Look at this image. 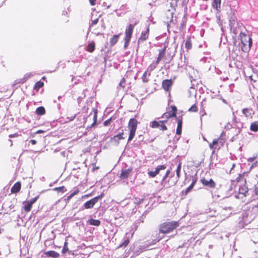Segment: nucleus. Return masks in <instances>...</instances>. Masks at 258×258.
I'll return each instance as SVG.
<instances>
[{"label": "nucleus", "mask_w": 258, "mask_h": 258, "mask_svg": "<svg viewBox=\"0 0 258 258\" xmlns=\"http://www.w3.org/2000/svg\"><path fill=\"white\" fill-rule=\"evenodd\" d=\"M138 124V120L135 118H131L127 124V128L129 130V136L127 142H130L135 137Z\"/></svg>", "instance_id": "1"}, {"label": "nucleus", "mask_w": 258, "mask_h": 258, "mask_svg": "<svg viewBox=\"0 0 258 258\" xmlns=\"http://www.w3.org/2000/svg\"><path fill=\"white\" fill-rule=\"evenodd\" d=\"M177 227V223L176 222H165L161 224L160 226V232L166 234L172 232Z\"/></svg>", "instance_id": "2"}, {"label": "nucleus", "mask_w": 258, "mask_h": 258, "mask_svg": "<svg viewBox=\"0 0 258 258\" xmlns=\"http://www.w3.org/2000/svg\"><path fill=\"white\" fill-rule=\"evenodd\" d=\"M241 42L242 44L241 49L243 51L249 50L252 45V39L248 35L243 33L240 35Z\"/></svg>", "instance_id": "3"}, {"label": "nucleus", "mask_w": 258, "mask_h": 258, "mask_svg": "<svg viewBox=\"0 0 258 258\" xmlns=\"http://www.w3.org/2000/svg\"><path fill=\"white\" fill-rule=\"evenodd\" d=\"M135 25H136V24L134 25L130 24L127 26V27L125 29V37L124 38V47L125 49H126L128 47V46L130 44L131 39L132 37L133 30L134 29V26Z\"/></svg>", "instance_id": "4"}, {"label": "nucleus", "mask_w": 258, "mask_h": 258, "mask_svg": "<svg viewBox=\"0 0 258 258\" xmlns=\"http://www.w3.org/2000/svg\"><path fill=\"white\" fill-rule=\"evenodd\" d=\"M165 46H164V48L159 50V54L156 60L153 62L148 67V69H149L150 71H152L155 69L157 67V66L159 63L160 61L164 58L165 55Z\"/></svg>", "instance_id": "5"}, {"label": "nucleus", "mask_w": 258, "mask_h": 258, "mask_svg": "<svg viewBox=\"0 0 258 258\" xmlns=\"http://www.w3.org/2000/svg\"><path fill=\"white\" fill-rule=\"evenodd\" d=\"M230 28L231 32L234 34L233 37H236V35L238 34L241 35L243 33L242 31L244 29V26L243 24L240 22H237L236 24L230 26Z\"/></svg>", "instance_id": "6"}, {"label": "nucleus", "mask_w": 258, "mask_h": 258, "mask_svg": "<svg viewBox=\"0 0 258 258\" xmlns=\"http://www.w3.org/2000/svg\"><path fill=\"white\" fill-rule=\"evenodd\" d=\"M104 194L102 192L100 195L86 202L84 205L85 208L87 209L92 208L95 204L98 202V201L100 199H101L104 197Z\"/></svg>", "instance_id": "7"}, {"label": "nucleus", "mask_w": 258, "mask_h": 258, "mask_svg": "<svg viewBox=\"0 0 258 258\" xmlns=\"http://www.w3.org/2000/svg\"><path fill=\"white\" fill-rule=\"evenodd\" d=\"M39 198V196L38 195L37 196L32 198L30 200L26 201L23 202L24 204V210L25 212L28 213L29 212L32 207V205L38 200V199Z\"/></svg>", "instance_id": "8"}, {"label": "nucleus", "mask_w": 258, "mask_h": 258, "mask_svg": "<svg viewBox=\"0 0 258 258\" xmlns=\"http://www.w3.org/2000/svg\"><path fill=\"white\" fill-rule=\"evenodd\" d=\"M166 122V120H160L159 121L153 120L150 123V126L153 128L160 127L161 130L166 131L167 130L166 126L165 125Z\"/></svg>", "instance_id": "9"}, {"label": "nucleus", "mask_w": 258, "mask_h": 258, "mask_svg": "<svg viewBox=\"0 0 258 258\" xmlns=\"http://www.w3.org/2000/svg\"><path fill=\"white\" fill-rule=\"evenodd\" d=\"M177 111L176 107L174 105L169 106L167 108V112L164 113L162 117L167 118L176 116Z\"/></svg>", "instance_id": "10"}, {"label": "nucleus", "mask_w": 258, "mask_h": 258, "mask_svg": "<svg viewBox=\"0 0 258 258\" xmlns=\"http://www.w3.org/2000/svg\"><path fill=\"white\" fill-rule=\"evenodd\" d=\"M191 178V179H192V182L190 184V185L186 188L185 190L184 191H182V193H181V198L183 199L184 197H183V196H185L190 190L192 188L194 184H195V183L197 181V177H196V174H195V176H192L190 177Z\"/></svg>", "instance_id": "11"}, {"label": "nucleus", "mask_w": 258, "mask_h": 258, "mask_svg": "<svg viewBox=\"0 0 258 258\" xmlns=\"http://www.w3.org/2000/svg\"><path fill=\"white\" fill-rule=\"evenodd\" d=\"M133 171L132 168L123 169H122L121 171V173L119 175V178L121 179H126L131 174Z\"/></svg>", "instance_id": "12"}, {"label": "nucleus", "mask_w": 258, "mask_h": 258, "mask_svg": "<svg viewBox=\"0 0 258 258\" xmlns=\"http://www.w3.org/2000/svg\"><path fill=\"white\" fill-rule=\"evenodd\" d=\"M150 28L148 25L146 30L143 31L141 33V36L139 39V41L144 42L148 39L149 36Z\"/></svg>", "instance_id": "13"}, {"label": "nucleus", "mask_w": 258, "mask_h": 258, "mask_svg": "<svg viewBox=\"0 0 258 258\" xmlns=\"http://www.w3.org/2000/svg\"><path fill=\"white\" fill-rule=\"evenodd\" d=\"M166 169V166L164 165H161L157 166L155 171H151L148 172V175L151 177H155L160 172V170H164Z\"/></svg>", "instance_id": "14"}, {"label": "nucleus", "mask_w": 258, "mask_h": 258, "mask_svg": "<svg viewBox=\"0 0 258 258\" xmlns=\"http://www.w3.org/2000/svg\"><path fill=\"white\" fill-rule=\"evenodd\" d=\"M201 181L204 185L208 186L210 188H214L216 186V183L212 179L207 180L204 178L201 179Z\"/></svg>", "instance_id": "15"}, {"label": "nucleus", "mask_w": 258, "mask_h": 258, "mask_svg": "<svg viewBox=\"0 0 258 258\" xmlns=\"http://www.w3.org/2000/svg\"><path fill=\"white\" fill-rule=\"evenodd\" d=\"M43 256L45 257L58 258L59 254L57 252L53 250L46 251L43 253Z\"/></svg>", "instance_id": "16"}, {"label": "nucleus", "mask_w": 258, "mask_h": 258, "mask_svg": "<svg viewBox=\"0 0 258 258\" xmlns=\"http://www.w3.org/2000/svg\"><path fill=\"white\" fill-rule=\"evenodd\" d=\"M172 83L171 80H163L162 83V87L165 91H168L171 87Z\"/></svg>", "instance_id": "17"}, {"label": "nucleus", "mask_w": 258, "mask_h": 258, "mask_svg": "<svg viewBox=\"0 0 258 258\" xmlns=\"http://www.w3.org/2000/svg\"><path fill=\"white\" fill-rule=\"evenodd\" d=\"M21 188V183L20 181H18L12 186L11 192L12 194H17L20 190Z\"/></svg>", "instance_id": "18"}, {"label": "nucleus", "mask_w": 258, "mask_h": 258, "mask_svg": "<svg viewBox=\"0 0 258 258\" xmlns=\"http://www.w3.org/2000/svg\"><path fill=\"white\" fill-rule=\"evenodd\" d=\"M242 112L246 117L250 118L252 117V115L254 114V111L251 108H244L242 109Z\"/></svg>", "instance_id": "19"}, {"label": "nucleus", "mask_w": 258, "mask_h": 258, "mask_svg": "<svg viewBox=\"0 0 258 258\" xmlns=\"http://www.w3.org/2000/svg\"><path fill=\"white\" fill-rule=\"evenodd\" d=\"M221 0H213L212 6V7L217 11H220Z\"/></svg>", "instance_id": "20"}, {"label": "nucleus", "mask_w": 258, "mask_h": 258, "mask_svg": "<svg viewBox=\"0 0 258 258\" xmlns=\"http://www.w3.org/2000/svg\"><path fill=\"white\" fill-rule=\"evenodd\" d=\"M236 17L234 13H231L229 16V26H232L235 24H236Z\"/></svg>", "instance_id": "21"}, {"label": "nucleus", "mask_w": 258, "mask_h": 258, "mask_svg": "<svg viewBox=\"0 0 258 258\" xmlns=\"http://www.w3.org/2000/svg\"><path fill=\"white\" fill-rule=\"evenodd\" d=\"M123 132H122L121 133H119L117 135L114 136L112 138V140H113L116 143H119L120 140L124 139V137H123Z\"/></svg>", "instance_id": "22"}, {"label": "nucleus", "mask_w": 258, "mask_h": 258, "mask_svg": "<svg viewBox=\"0 0 258 258\" xmlns=\"http://www.w3.org/2000/svg\"><path fill=\"white\" fill-rule=\"evenodd\" d=\"M95 49V43L94 42L92 41L88 44L86 48V50L89 52H92L94 51Z\"/></svg>", "instance_id": "23"}, {"label": "nucleus", "mask_w": 258, "mask_h": 258, "mask_svg": "<svg viewBox=\"0 0 258 258\" xmlns=\"http://www.w3.org/2000/svg\"><path fill=\"white\" fill-rule=\"evenodd\" d=\"M120 34L114 35L110 40V44L111 46L114 45L118 41Z\"/></svg>", "instance_id": "24"}, {"label": "nucleus", "mask_w": 258, "mask_h": 258, "mask_svg": "<svg viewBox=\"0 0 258 258\" xmlns=\"http://www.w3.org/2000/svg\"><path fill=\"white\" fill-rule=\"evenodd\" d=\"M35 112L38 115H42L45 113V109L44 107L40 106L36 109Z\"/></svg>", "instance_id": "25"}, {"label": "nucleus", "mask_w": 258, "mask_h": 258, "mask_svg": "<svg viewBox=\"0 0 258 258\" xmlns=\"http://www.w3.org/2000/svg\"><path fill=\"white\" fill-rule=\"evenodd\" d=\"M80 190L79 188H76L74 191L70 194L67 198L66 199V201H69L74 196L79 194Z\"/></svg>", "instance_id": "26"}, {"label": "nucleus", "mask_w": 258, "mask_h": 258, "mask_svg": "<svg viewBox=\"0 0 258 258\" xmlns=\"http://www.w3.org/2000/svg\"><path fill=\"white\" fill-rule=\"evenodd\" d=\"M27 81V79L25 77H23V78L17 79L15 80L14 84L12 85L13 86H15V85L20 84H23Z\"/></svg>", "instance_id": "27"}, {"label": "nucleus", "mask_w": 258, "mask_h": 258, "mask_svg": "<svg viewBox=\"0 0 258 258\" xmlns=\"http://www.w3.org/2000/svg\"><path fill=\"white\" fill-rule=\"evenodd\" d=\"M250 129L253 132H257L258 131V122L255 121L251 123Z\"/></svg>", "instance_id": "28"}, {"label": "nucleus", "mask_w": 258, "mask_h": 258, "mask_svg": "<svg viewBox=\"0 0 258 258\" xmlns=\"http://www.w3.org/2000/svg\"><path fill=\"white\" fill-rule=\"evenodd\" d=\"M93 111H94L93 122L91 125V127H93L97 123L98 111L96 109H94Z\"/></svg>", "instance_id": "29"}, {"label": "nucleus", "mask_w": 258, "mask_h": 258, "mask_svg": "<svg viewBox=\"0 0 258 258\" xmlns=\"http://www.w3.org/2000/svg\"><path fill=\"white\" fill-rule=\"evenodd\" d=\"M190 81H191V86L190 87V89L189 90L188 92H189V95H191L192 94H194L196 92L195 88V84L193 83L194 81L196 82V81L195 79H192V80H191Z\"/></svg>", "instance_id": "30"}, {"label": "nucleus", "mask_w": 258, "mask_h": 258, "mask_svg": "<svg viewBox=\"0 0 258 258\" xmlns=\"http://www.w3.org/2000/svg\"><path fill=\"white\" fill-rule=\"evenodd\" d=\"M89 223L91 225L98 226L100 225L101 222L99 220H95L91 219L89 221Z\"/></svg>", "instance_id": "31"}, {"label": "nucleus", "mask_w": 258, "mask_h": 258, "mask_svg": "<svg viewBox=\"0 0 258 258\" xmlns=\"http://www.w3.org/2000/svg\"><path fill=\"white\" fill-rule=\"evenodd\" d=\"M43 82L41 81H38L35 84L34 89L38 91L39 89L42 88L43 86Z\"/></svg>", "instance_id": "32"}, {"label": "nucleus", "mask_w": 258, "mask_h": 258, "mask_svg": "<svg viewBox=\"0 0 258 258\" xmlns=\"http://www.w3.org/2000/svg\"><path fill=\"white\" fill-rule=\"evenodd\" d=\"M54 191H56L58 192H64L67 191V188L64 186H61L60 187H55L53 189Z\"/></svg>", "instance_id": "33"}, {"label": "nucleus", "mask_w": 258, "mask_h": 258, "mask_svg": "<svg viewBox=\"0 0 258 258\" xmlns=\"http://www.w3.org/2000/svg\"><path fill=\"white\" fill-rule=\"evenodd\" d=\"M192 44L189 38H187L185 42V47L187 50H189L191 48Z\"/></svg>", "instance_id": "34"}, {"label": "nucleus", "mask_w": 258, "mask_h": 258, "mask_svg": "<svg viewBox=\"0 0 258 258\" xmlns=\"http://www.w3.org/2000/svg\"><path fill=\"white\" fill-rule=\"evenodd\" d=\"M248 188L245 186H241L239 188V192L241 194L245 195V194L247 192Z\"/></svg>", "instance_id": "35"}, {"label": "nucleus", "mask_w": 258, "mask_h": 258, "mask_svg": "<svg viewBox=\"0 0 258 258\" xmlns=\"http://www.w3.org/2000/svg\"><path fill=\"white\" fill-rule=\"evenodd\" d=\"M188 111L190 112H197L198 111V107L197 105L195 104L192 105L188 109Z\"/></svg>", "instance_id": "36"}, {"label": "nucleus", "mask_w": 258, "mask_h": 258, "mask_svg": "<svg viewBox=\"0 0 258 258\" xmlns=\"http://www.w3.org/2000/svg\"><path fill=\"white\" fill-rule=\"evenodd\" d=\"M129 243L130 240L128 238H127V239L125 240L121 244H120L118 247H121L122 246L126 247Z\"/></svg>", "instance_id": "37"}, {"label": "nucleus", "mask_w": 258, "mask_h": 258, "mask_svg": "<svg viewBox=\"0 0 258 258\" xmlns=\"http://www.w3.org/2000/svg\"><path fill=\"white\" fill-rule=\"evenodd\" d=\"M119 86L124 88L126 85V80L124 78H122L119 83Z\"/></svg>", "instance_id": "38"}, {"label": "nucleus", "mask_w": 258, "mask_h": 258, "mask_svg": "<svg viewBox=\"0 0 258 258\" xmlns=\"http://www.w3.org/2000/svg\"><path fill=\"white\" fill-rule=\"evenodd\" d=\"M235 125L238 128L237 133H239L240 132L241 129L243 127L242 123L241 122H238L237 123V124H235Z\"/></svg>", "instance_id": "39"}, {"label": "nucleus", "mask_w": 258, "mask_h": 258, "mask_svg": "<svg viewBox=\"0 0 258 258\" xmlns=\"http://www.w3.org/2000/svg\"><path fill=\"white\" fill-rule=\"evenodd\" d=\"M67 252H69L70 253H71V251H69L68 246H63L62 249V253L63 254H65Z\"/></svg>", "instance_id": "40"}, {"label": "nucleus", "mask_w": 258, "mask_h": 258, "mask_svg": "<svg viewBox=\"0 0 258 258\" xmlns=\"http://www.w3.org/2000/svg\"><path fill=\"white\" fill-rule=\"evenodd\" d=\"M99 19L96 18L94 20H92L90 24V27L96 25L98 22Z\"/></svg>", "instance_id": "41"}, {"label": "nucleus", "mask_w": 258, "mask_h": 258, "mask_svg": "<svg viewBox=\"0 0 258 258\" xmlns=\"http://www.w3.org/2000/svg\"><path fill=\"white\" fill-rule=\"evenodd\" d=\"M112 121V118L110 117L109 118V119H108L107 120H105L104 122H103V125L105 126H108L111 122V121Z\"/></svg>", "instance_id": "42"}, {"label": "nucleus", "mask_w": 258, "mask_h": 258, "mask_svg": "<svg viewBox=\"0 0 258 258\" xmlns=\"http://www.w3.org/2000/svg\"><path fill=\"white\" fill-rule=\"evenodd\" d=\"M143 81L144 83L148 82V79L147 78V72H145L143 75Z\"/></svg>", "instance_id": "43"}, {"label": "nucleus", "mask_w": 258, "mask_h": 258, "mask_svg": "<svg viewBox=\"0 0 258 258\" xmlns=\"http://www.w3.org/2000/svg\"><path fill=\"white\" fill-rule=\"evenodd\" d=\"M258 166V161H256L250 166L249 169L251 170L253 168L257 167Z\"/></svg>", "instance_id": "44"}, {"label": "nucleus", "mask_w": 258, "mask_h": 258, "mask_svg": "<svg viewBox=\"0 0 258 258\" xmlns=\"http://www.w3.org/2000/svg\"><path fill=\"white\" fill-rule=\"evenodd\" d=\"M218 140H216V139L214 140L212 144L210 145V148L212 149L213 148V146L218 143Z\"/></svg>", "instance_id": "45"}, {"label": "nucleus", "mask_w": 258, "mask_h": 258, "mask_svg": "<svg viewBox=\"0 0 258 258\" xmlns=\"http://www.w3.org/2000/svg\"><path fill=\"white\" fill-rule=\"evenodd\" d=\"M19 135L18 133H15V134H10L9 135V137L11 138H16V137H19Z\"/></svg>", "instance_id": "46"}, {"label": "nucleus", "mask_w": 258, "mask_h": 258, "mask_svg": "<svg viewBox=\"0 0 258 258\" xmlns=\"http://www.w3.org/2000/svg\"><path fill=\"white\" fill-rule=\"evenodd\" d=\"M182 118H180V117H178V127H182Z\"/></svg>", "instance_id": "47"}, {"label": "nucleus", "mask_w": 258, "mask_h": 258, "mask_svg": "<svg viewBox=\"0 0 258 258\" xmlns=\"http://www.w3.org/2000/svg\"><path fill=\"white\" fill-rule=\"evenodd\" d=\"M255 158H256V156L249 158L247 159V161L248 162H252L255 159Z\"/></svg>", "instance_id": "48"}, {"label": "nucleus", "mask_w": 258, "mask_h": 258, "mask_svg": "<svg viewBox=\"0 0 258 258\" xmlns=\"http://www.w3.org/2000/svg\"><path fill=\"white\" fill-rule=\"evenodd\" d=\"M97 0H89L90 4L91 6H95L96 5Z\"/></svg>", "instance_id": "49"}, {"label": "nucleus", "mask_w": 258, "mask_h": 258, "mask_svg": "<svg viewBox=\"0 0 258 258\" xmlns=\"http://www.w3.org/2000/svg\"><path fill=\"white\" fill-rule=\"evenodd\" d=\"M232 127L233 126L230 123H228L225 126V127L227 129H229Z\"/></svg>", "instance_id": "50"}, {"label": "nucleus", "mask_w": 258, "mask_h": 258, "mask_svg": "<svg viewBox=\"0 0 258 258\" xmlns=\"http://www.w3.org/2000/svg\"><path fill=\"white\" fill-rule=\"evenodd\" d=\"M30 142L32 144V145H35L37 143L36 141L35 140H31Z\"/></svg>", "instance_id": "51"}, {"label": "nucleus", "mask_w": 258, "mask_h": 258, "mask_svg": "<svg viewBox=\"0 0 258 258\" xmlns=\"http://www.w3.org/2000/svg\"><path fill=\"white\" fill-rule=\"evenodd\" d=\"M242 178V175L240 174L239 176L237 178V181H240V178Z\"/></svg>", "instance_id": "52"}, {"label": "nucleus", "mask_w": 258, "mask_h": 258, "mask_svg": "<svg viewBox=\"0 0 258 258\" xmlns=\"http://www.w3.org/2000/svg\"><path fill=\"white\" fill-rule=\"evenodd\" d=\"M254 192H255V195H258V186L255 187V188L254 189Z\"/></svg>", "instance_id": "53"}, {"label": "nucleus", "mask_w": 258, "mask_h": 258, "mask_svg": "<svg viewBox=\"0 0 258 258\" xmlns=\"http://www.w3.org/2000/svg\"><path fill=\"white\" fill-rule=\"evenodd\" d=\"M99 169V166H94L92 169L93 171H94L95 170H97V169Z\"/></svg>", "instance_id": "54"}, {"label": "nucleus", "mask_w": 258, "mask_h": 258, "mask_svg": "<svg viewBox=\"0 0 258 258\" xmlns=\"http://www.w3.org/2000/svg\"><path fill=\"white\" fill-rule=\"evenodd\" d=\"M44 133V131L42 130H39L36 132V134H41V133Z\"/></svg>", "instance_id": "55"}, {"label": "nucleus", "mask_w": 258, "mask_h": 258, "mask_svg": "<svg viewBox=\"0 0 258 258\" xmlns=\"http://www.w3.org/2000/svg\"><path fill=\"white\" fill-rule=\"evenodd\" d=\"M181 128L182 127H178V135H180L181 134Z\"/></svg>", "instance_id": "56"}, {"label": "nucleus", "mask_w": 258, "mask_h": 258, "mask_svg": "<svg viewBox=\"0 0 258 258\" xmlns=\"http://www.w3.org/2000/svg\"><path fill=\"white\" fill-rule=\"evenodd\" d=\"M235 164L233 163L232 164V167L230 169V173H231V171L233 169V168L235 167Z\"/></svg>", "instance_id": "57"}, {"label": "nucleus", "mask_w": 258, "mask_h": 258, "mask_svg": "<svg viewBox=\"0 0 258 258\" xmlns=\"http://www.w3.org/2000/svg\"><path fill=\"white\" fill-rule=\"evenodd\" d=\"M63 246H68V242H67V240H66L64 242Z\"/></svg>", "instance_id": "58"}, {"label": "nucleus", "mask_w": 258, "mask_h": 258, "mask_svg": "<svg viewBox=\"0 0 258 258\" xmlns=\"http://www.w3.org/2000/svg\"><path fill=\"white\" fill-rule=\"evenodd\" d=\"M178 172H179L180 170V168H181V165H180V164L179 163L178 164ZM179 176V175H178V177Z\"/></svg>", "instance_id": "59"}, {"label": "nucleus", "mask_w": 258, "mask_h": 258, "mask_svg": "<svg viewBox=\"0 0 258 258\" xmlns=\"http://www.w3.org/2000/svg\"><path fill=\"white\" fill-rule=\"evenodd\" d=\"M163 236H161V237H158V239H157V241H159L160 240H161V239L163 238Z\"/></svg>", "instance_id": "60"}, {"label": "nucleus", "mask_w": 258, "mask_h": 258, "mask_svg": "<svg viewBox=\"0 0 258 258\" xmlns=\"http://www.w3.org/2000/svg\"><path fill=\"white\" fill-rule=\"evenodd\" d=\"M75 116H74L73 117H72L71 118H70V120L71 121L72 120L74 119V118H75Z\"/></svg>", "instance_id": "61"}, {"label": "nucleus", "mask_w": 258, "mask_h": 258, "mask_svg": "<svg viewBox=\"0 0 258 258\" xmlns=\"http://www.w3.org/2000/svg\"><path fill=\"white\" fill-rule=\"evenodd\" d=\"M169 171H167L166 172V176H165V177H167V175H168V174H169Z\"/></svg>", "instance_id": "62"}, {"label": "nucleus", "mask_w": 258, "mask_h": 258, "mask_svg": "<svg viewBox=\"0 0 258 258\" xmlns=\"http://www.w3.org/2000/svg\"><path fill=\"white\" fill-rule=\"evenodd\" d=\"M227 209H231V208L230 207H225V208H224V209H225V210H227Z\"/></svg>", "instance_id": "63"}, {"label": "nucleus", "mask_w": 258, "mask_h": 258, "mask_svg": "<svg viewBox=\"0 0 258 258\" xmlns=\"http://www.w3.org/2000/svg\"><path fill=\"white\" fill-rule=\"evenodd\" d=\"M182 22H183L182 24H181V27H182L184 25V21L183 20Z\"/></svg>", "instance_id": "64"}]
</instances>
